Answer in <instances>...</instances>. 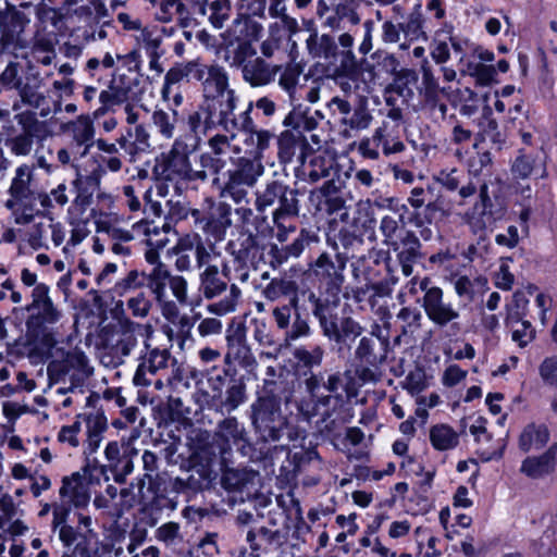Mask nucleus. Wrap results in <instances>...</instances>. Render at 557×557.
Segmentation results:
<instances>
[{"mask_svg": "<svg viewBox=\"0 0 557 557\" xmlns=\"http://www.w3.org/2000/svg\"><path fill=\"white\" fill-rule=\"evenodd\" d=\"M77 419L83 418L87 426V447L84 450L85 456L95 454L102 441V434L108 430V419L102 409L96 414L84 413L77 414Z\"/></svg>", "mask_w": 557, "mask_h": 557, "instance_id": "4468645a", "label": "nucleus"}, {"mask_svg": "<svg viewBox=\"0 0 557 557\" xmlns=\"http://www.w3.org/2000/svg\"><path fill=\"white\" fill-rule=\"evenodd\" d=\"M85 459L86 462L82 471L84 475H88L89 484H100V475L103 476L104 481H109V466L100 465L97 458H90V456H86Z\"/></svg>", "mask_w": 557, "mask_h": 557, "instance_id": "e433bc0d", "label": "nucleus"}, {"mask_svg": "<svg viewBox=\"0 0 557 557\" xmlns=\"http://www.w3.org/2000/svg\"><path fill=\"white\" fill-rule=\"evenodd\" d=\"M363 327L355 321L351 317H345L341 319V339L337 341L338 350L341 351L343 346L350 348V345L355 339L362 334Z\"/></svg>", "mask_w": 557, "mask_h": 557, "instance_id": "7c9ffc66", "label": "nucleus"}, {"mask_svg": "<svg viewBox=\"0 0 557 557\" xmlns=\"http://www.w3.org/2000/svg\"><path fill=\"white\" fill-rule=\"evenodd\" d=\"M399 264L401 265L403 273L406 276L412 274L413 263L420 262L423 259V255L420 249H414L412 246L409 248H403L397 255Z\"/></svg>", "mask_w": 557, "mask_h": 557, "instance_id": "79ce46f5", "label": "nucleus"}, {"mask_svg": "<svg viewBox=\"0 0 557 557\" xmlns=\"http://www.w3.org/2000/svg\"><path fill=\"white\" fill-rule=\"evenodd\" d=\"M534 165V157L531 154H525L524 150L520 149L519 154L512 162L510 170L515 178L525 180L532 174Z\"/></svg>", "mask_w": 557, "mask_h": 557, "instance_id": "f704fd0d", "label": "nucleus"}, {"mask_svg": "<svg viewBox=\"0 0 557 557\" xmlns=\"http://www.w3.org/2000/svg\"><path fill=\"white\" fill-rule=\"evenodd\" d=\"M221 465V484L228 492H242L251 481L250 471L246 468H228L227 462Z\"/></svg>", "mask_w": 557, "mask_h": 557, "instance_id": "412c9836", "label": "nucleus"}, {"mask_svg": "<svg viewBox=\"0 0 557 557\" xmlns=\"http://www.w3.org/2000/svg\"><path fill=\"white\" fill-rule=\"evenodd\" d=\"M201 287L207 299L214 298L227 288L226 283L219 278L216 265H208L201 274Z\"/></svg>", "mask_w": 557, "mask_h": 557, "instance_id": "393cba45", "label": "nucleus"}, {"mask_svg": "<svg viewBox=\"0 0 557 557\" xmlns=\"http://www.w3.org/2000/svg\"><path fill=\"white\" fill-rule=\"evenodd\" d=\"M540 375L547 385L557 387V358H545L540 368Z\"/></svg>", "mask_w": 557, "mask_h": 557, "instance_id": "8fccbe9b", "label": "nucleus"}, {"mask_svg": "<svg viewBox=\"0 0 557 557\" xmlns=\"http://www.w3.org/2000/svg\"><path fill=\"white\" fill-rule=\"evenodd\" d=\"M343 60L341 64L342 74L347 77H354L359 74L360 69L356 57L351 50L343 51Z\"/></svg>", "mask_w": 557, "mask_h": 557, "instance_id": "69168bd1", "label": "nucleus"}, {"mask_svg": "<svg viewBox=\"0 0 557 557\" xmlns=\"http://www.w3.org/2000/svg\"><path fill=\"white\" fill-rule=\"evenodd\" d=\"M214 449L199 447L191 453L187 459L188 471L186 485L189 494H195L212 487L213 481L216 479L218 473L213 470L215 463Z\"/></svg>", "mask_w": 557, "mask_h": 557, "instance_id": "423d86ee", "label": "nucleus"}, {"mask_svg": "<svg viewBox=\"0 0 557 557\" xmlns=\"http://www.w3.org/2000/svg\"><path fill=\"white\" fill-rule=\"evenodd\" d=\"M77 121L82 127H75L74 129V140L76 144L82 146L87 143H92L95 128L90 116L82 114L78 116Z\"/></svg>", "mask_w": 557, "mask_h": 557, "instance_id": "ea45409f", "label": "nucleus"}, {"mask_svg": "<svg viewBox=\"0 0 557 557\" xmlns=\"http://www.w3.org/2000/svg\"><path fill=\"white\" fill-rule=\"evenodd\" d=\"M232 208L226 202H219L216 207L212 208L205 221V232L216 234L224 232L232 225L231 220Z\"/></svg>", "mask_w": 557, "mask_h": 557, "instance_id": "6ab92c4d", "label": "nucleus"}, {"mask_svg": "<svg viewBox=\"0 0 557 557\" xmlns=\"http://www.w3.org/2000/svg\"><path fill=\"white\" fill-rule=\"evenodd\" d=\"M148 284V274L146 272H139L137 270H132L128 272V274L122 278L121 281L116 282L113 290L122 296L129 289L140 288L143 286H147Z\"/></svg>", "mask_w": 557, "mask_h": 557, "instance_id": "473e14b6", "label": "nucleus"}, {"mask_svg": "<svg viewBox=\"0 0 557 557\" xmlns=\"http://www.w3.org/2000/svg\"><path fill=\"white\" fill-rule=\"evenodd\" d=\"M127 305L132 310L133 315L140 318H145L151 308V301L146 299L144 293H140L136 297L131 298Z\"/></svg>", "mask_w": 557, "mask_h": 557, "instance_id": "bf43d9fd", "label": "nucleus"}, {"mask_svg": "<svg viewBox=\"0 0 557 557\" xmlns=\"http://www.w3.org/2000/svg\"><path fill=\"white\" fill-rule=\"evenodd\" d=\"M208 388L196 392V403L205 410L225 417L247 400L246 375L232 376L227 372L207 375Z\"/></svg>", "mask_w": 557, "mask_h": 557, "instance_id": "f03ea898", "label": "nucleus"}, {"mask_svg": "<svg viewBox=\"0 0 557 557\" xmlns=\"http://www.w3.org/2000/svg\"><path fill=\"white\" fill-rule=\"evenodd\" d=\"M274 134L267 129H257L256 144L251 149H246L245 153L261 161L263 159L264 151L269 148L271 138Z\"/></svg>", "mask_w": 557, "mask_h": 557, "instance_id": "a19ab883", "label": "nucleus"}, {"mask_svg": "<svg viewBox=\"0 0 557 557\" xmlns=\"http://www.w3.org/2000/svg\"><path fill=\"white\" fill-rule=\"evenodd\" d=\"M522 330H515L512 332V339L518 342L520 347H525L535 338V329L530 321H522Z\"/></svg>", "mask_w": 557, "mask_h": 557, "instance_id": "338daca9", "label": "nucleus"}, {"mask_svg": "<svg viewBox=\"0 0 557 557\" xmlns=\"http://www.w3.org/2000/svg\"><path fill=\"white\" fill-rule=\"evenodd\" d=\"M17 123L23 129V134L32 137H37L40 132V122L38 121L36 113L33 111H25L15 115Z\"/></svg>", "mask_w": 557, "mask_h": 557, "instance_id": "c03bdc74", "label": "nucleus"}, {"mask_svg": "<svg viewBox=\"0 0 557 557\" xmlns=\"http://www.w3.org/2000/svg\"><path fill=\"white\" fill-rule=\"evenodd\" d=\"M202 122L203 113L200 111V108L197 111L188 113L187 119H185V123H187L196 144L200 140L199 135L202 134Z\"/></svg>", "mask_w": 557, "mask_h": 557, "instance_id": "0e129e2a", "label": "nucleus"}, {"mask_svg": "<svg viewBox=\"0 0 557 557\" xmlns=\"http://www.w3.org/2000/svg\"><path fill=\"white\" fill-rule=\"evenodd\" d=\"M164 420L178 421L183 416V401L178 397H169L168 403L160 408Z\"/></svg>", "mask_w": 557, "mask_h": 557, "instance_id": "864d4df0", "label": "nucleus"}, {"mask_svg": "<svg viewBox=\"0 0 557 557\" xmlns=\"http://www.w3.org/2000/svg\"><path fill=\"white\" fill-rule=\"evenodd\" d=\"M306 44L309 53L313 58L323 57L324 59L329 60L336 58L338 54L337 45L334 38L329 34H323L319 39L318 32H314V34H310Z\"/></svg>", "mask_w": 557, "mask_h": 557, "instance_id": "aec40b11", "label": "nucleus"}, {"mask_svg": "<svg viewBox=\"0 0 557 557\" xmlns=\"http://www.w3.org/2000/svg\"><path fill=\"white\" fill-rule=\"evenodd\" d=\"M285 190L286 185L282 182L273 181L269 183L265 190L257 197V209L263 211L265 207L272 206Z\"/></svg>", "mask_w": 557, "mask_h": 557, "instance_id": "72a5a7b5", "label": "nucleus"}, {"mask_svg": "<svg viewBox=\"0 0 557 557\" xmlns=\"http://www.w3.org/2000/svg\"><path fill=\"white\" fill-rule=\"evenodd\" d=\"M10 195L16 200L22 201L30 196L29 181L24 178H13L9 189Z\"/></svg>", "mask_w": 557, "mask_h": 557, "instance_id": "774afa93", "label": "nucleus"}, {"mask_svg": "<svg viewBox=\"0 0 557 557\" xmlns=\"http://www.w3.org/2000/svg\"><path fill=\"white\" fill-rule=\"evenodd\" d=\"M152 121L159 127V132L166 138L173 136L174 123L170 115L163 110H156L152 114Z\"/></svg>", "mask_w": 557, "mask_h": 557, "instance_id": "6e6d98bb", "label": "nucleus"}, {"mask_svg": "<svg viewBox=\"0 0 557 557\" xmlns=\"http://www.w3.org/2000/svg\"><path fill=\"white\" fill-rule=\"evenodd\" d=\"M145 259L149 264L154 265L148 274L147 287L154 294L157 301H162L165 296V287L168 278L171 277V272L168 267L160 261L158 249H148L145 252Z\"/></svg>", "mask_w": 557, "mask_h": 557, "instance_id": "ddd939ff", "label": "nucleus"}, {"mask_svg": "<svg viewBox=\"0 0 557 557\" xmlns=\"http://www.w3.org/2000/svg\"><path fill=\"white\" fill-rule=\"evenodd\" d=\"M467 376V371L462 370L458 364H450L443 374V384L447 387H454Z\"/></svg>", "mask_w": 557, "mask_h": 557, "instance_id": "052dcab7", "label": "nucleus"}, {"mask_svg": "<svg viewBox=\"0 0 557 557\" xmlns=\"http://www.w3.org/2000/svg\"><path fill=\"white\" fill-rule=\"evenodd\" d=\"M196 145L188 149L186 144L175 140L169 153H160L156 158V164L152 169L153 180L173 181L174 175H188L193 170L188 160V153L193 152Z\"/></svg>", "mask_w": 557, "mask_h": 557, "instance_id": "0eeeda50", "label": "nucleus"}, {"mask_svg": "<svg viewBox=\"0 0 557 557\" xmlns=\"http://www.w3.org/2000/svg\"><path fill=\"white\" fill-rule=\"evenodd\" d=\"M323 334L332 342L337 343L341 339V322L338 323L337 315H331L330 319L322 318L320 321Z\"/></svg>", "mask_w": 557, "mask_h": 557, "instance_id": "13d9d810", "label": "nucleus"}, {"mask_svg": "<svg viewBox=\"0 0 557 557\" xmlns=\"http://www.w3.org/2000/svg\"><path fill=\"white\" fill-rule=\"evenodd\" d=\"M164 495L156 494L149 502L139 509L140 520L149 527H154L161 519L164 508Z\"/></svg>", "mask_w": 557, "mask_h": 557, "instance_id": "a878e982", "label": "nucleus"}, {"mask_svg": "<svg viewBox=\"0 0 557 557\" xmlns=\"http://www.w3.org/2000/svg\"><path fill=\"white\" fill-rule=\"evenodd\" d=\"M234 170H228L225 174L227 181L221 190V196H231L236 202H240L246 195L244 185L252 186L259 176L262 175L264 168L261 161L246 154L233 160Z\"/></svg>", "mask_w": 557, "mask_h": 557, "instance_id": "39448f33", "label": "nucleus"}, {"mask_svg": "<svg viewBox=\"0 0 557 557\" xmlns=\"http://www.w3.org/2000/svg\"><path fill=\"white\" fill-rule=\"evenodd\" d=\"M32 302L25 306V336L15 338L7 344L9 355L27 356L32 363H45L52 357V350L58 344L55 332L51 325L59 322L62 313L49 296V286L37 284L32 292Z\"/></svg>", "mask_w": 557, "mask_h": 557, "instance_id": "f257e3e1", "label": "nucleus"}, {"mask_svg": "<svg viewBox=\"0 0 557 557\" xmlns=\"http://www.w3.org/2000/svg\"><path fill=\"white\" fill-rule=\"evenodd\" d=\"M28 23L27 15L5 0V9L0 10V32L4 49H11L14 46L16 38L24 32Z\"/></svg>", "mask_w": 557, "mask_h": 557, "instance_id": "1a4fd4ad", "label": "nucleus"}, {"mask_svg": "<svg viewBox=\"0 0 557 557\" xmlns=\"http://www.w3.org/2000/svg\"><path fill=\"white\" fill-rule=\"evenodd\" d=\"M306 112H310L309 107L302 108L301 104L295 106L293 108V110L285 116V119L283 121V125L285 127H292L293 131L298 133L305 144H307V139H306L305 135L302 134V132L300 131V128H301L302 117Z\"/></svg>", "mask_w": 557, "mask_h": 557, "instance_id": "37998d69", "label": "nucleus"}, {"mask_svg": "<svg viewBox=\"0 0 557 557\" xmlns=\"http://www.w3.org/2000/svg\"><path fill=\"white\" fill-rule=\"evenodd\" d=\"M233 446L243 457L252 458L256 451L245 426L235 417H224L218 422L214 443L201 448L214 449V459L219 455L221 462L225 465L231 460Z\"/></svg>", "mask_w": 557, "mask_h": 557, "instance_id": "20e7f679", "label": "nucleus"}, {"mask_svg": "<svg viewBox=\"0 0 557 557\" xmlns=\"http://www.w3.org/2000/svg\"><path fill=\"white\" fill-rule=\"evenodd\" d=\"M228 350L224 357V366L222 368L213 367L210 370H207V375H214V374H221L223 375V372H227V374H231L232 376H242L243 374L238 373V370L236 369L234 364V347L227 346Z\"/></svg>", "mask_w": 557, "mask_h": 557, "instance_id": "5fc2aeb1", "label": "nucleus"}, {"mask_svg": "<svg viewBox=\"0 0 557 557\" xmlns=\"http://www.w3.org/2000/svg\"><path fill=\"white\" fill-rule=\"evenodd\" d=\"M81 432V422L76 420L71 425H63L58 434V441L61 443L67 442L71 446L77 447L79 441L77 434Z\"/></svg>", "mask_w": 557, "mask_h": 557, "instance_id": "4d7b16f0", "label": "nucleus"}, {"mask_svg": "<svg viewBox=\"0 0 557 557\" xmlns=\"http://www.w3.org/2000/svg\"><path fill=\"white\" fill-rule=\"evenodd\" d=\"M214 103L219 109V119L218 123L223 129L227 133H232L234 128L238 127V120L234 115V110L236 108L237 98L235 96L234 90H228L224 98L214 97Z\"/></svg>", "mask_w": 557, "mask_h": 557, "instance_id": "a211bd4d", "label": "nucleus"}, {"mask_svg": "<svg viewBox=\"0 0 557 557\" xmlns=\"http://www.w3.org/2000/svg\"><path fill=\"white\" fill-rule=\"evenodd\" d=\"M20 64L17 62H9L4 71L0 74V85L5 89H14L13 84L18 79Z\"/></svg>", "mask_w": 557, "mask_h": 557, "instance_id": "e2e57ef3", "label": "nucleus"}, {"mask_svg": "<svg viewBox=\"0 0 557 557\" xmlns=\"http://www.w3.org/2000/svg\"><path fill=\"white\" fill-rule=\"evenodd\" d=\"M309 333L310 327L308 324V313L306 309L302 311L296 310V313H294V322L290 329L285 332V342L288 343L289 341H295L299 337L307 336Z\"/></svg>", "mask_w": 557, "mask_h": 557, "instance_id": "c9c22d12", "label": "nucleus"}, {"mask_svg": "<svg viewBox=\"0 0 557 557\" xmlns=\"http://www.w3.org/2000/svg\"><path fill=\"white\" fill-rule=\"evenodd\" d=\"M226 342L227 346L233 347L246 344V326L243 322L237 323L235 319L232 320L226 330Z\"/></svg>", "mask_w": 557, "mask_h": 557, "instance_id": "3c124183", "label": "nucleus"}, {"mask_svg": "<svg viewBox=\"0 0 557 557\" xmlns=\"http://www.w3.org/2000/svg\"><path fill=\"white\" fill-rule=\"evenodd\" d=\"M34 137L26 134H20L10 139L11 149L16 156H26L30 152Z\"/></svg>", "mask_w": 557, "mask_h": 557, "instance_id": "680f3d73", "label": "nucleus"}, {"mask_svg": "<svg viewBox=\"0 0 557 557\" xmlns=\"http://www.w3.org/2000/svg\"><path fill=\"white\" fill-rule=\"evenodd\" d=\"M312 242H318V236L313 232L302 228L299 233V236L285 248L288 252V256L298 257L304 251L305 246Z\"/></svg>", "mask_w": 557, "mask_h": 557, "instance_id": "49530a36", "label": "nucleus"}, {"mask_svg": "<svg viewBox=\"0 0 557 557\" xmlns=\"http://www.w3.org/2000/svg\"><path fill=\"white\" fill-rule=\"evenodd\" d=\"M298 191L286 186L285 193L280 196V207L273 212V220L277 227L283 225L282 220L287 216H297L299 213Z\"/></svg>", "mask_w": 557, "mask_h": 557, "instance_id": "5701e85b", "label": "nucleus"}, {"mask_svg": "<svg viewBox=\"0 0 557 557\" xmlns=\"http://www.w3.org/2000/svg\"><path fill=\"white\" fill-rule=\"evenodd\" d=\"M347 261L348 258L342 253H336L335 261H333L325 252L315 260L314 273L324 282L329 295L336 297L341 293L344 283L343 271Z\"/></svg>", "mask_w": 557, "mask_h": 557, "instance_id": "6e6552de", "label": "nucleus"}, {"mask_svg": "<svg viewBox=\"0 0 557 557\" xmlns=\"http://www.w3.org/2000/svg\"><path fill=\"white\" fill-rule=\"evenodd\" d=\"M109 469L113 474L114 481L119 484H123L126 481V476L132 473L134 463L127 456H121L116 462L109 465Z\"/></svg>", "mask_w": 557, "mask_h": 557, "instance_id": "a18cd8bd", "label": "nucleus"}, {"mask_svg": "<svg viewBox=\"0 0 557 557\" xmlns=\"http://www.w3.org/2000/svg\"><path fill=\"white\" fill-rule=\"evenodd\" d=\"M295 362L292 364L293 373L297 380H301L312 372V368L320 366L323 358V349L315 346L312 350L304 347L296 348L293 352Z\"/></svg>", "mask_w": 557, "mask_h": 557, "instance_id": "dca6fc26", "label": "nucleus"}, {"mask_svg": "<svg viewBox=\"0 0 557 557\" xmlns=\"http://www.w3.org/2000/svg\"><path fill=\"white\" fill-rule=\"evenodd\" d=\"M418 82V73L412 69L398 70L394 77V83L386 87V91H394L398 96H403L404 89L409 84H416Z\"/></svg>", "mask_w": 557, "mask_h": 557, "instance_id": "4c0bfd02", "label": "nucleus"}, {"mask_svg": "<svg viewBox=\"0 0 557 557\" xmlns=\"http://www.w3.org/2000/svg\"><path fill=\"white\" fill-rule=\"evenodd\" d=\"M100 172L103 171L101 169L99 171H94L85 177L77 173V177L73 182V186L77 191V196L74 199L73 205L78 208L79 214H83L87 207L92 202L94 191L100 186Z\"/></svg>", "mask_w": 557, "mask_h": 557, "instance_id": "2eb2a0df", "label": "nucleus"}, {"mask_svg": "<svg viewBox=\"0 0 557 557\" xmlns=\"http://www.w3.org/2000/svg\"><path fill=\"white\" fill-rule=\"evenodd\" d=\"M294 132L293 129H285L277 137V156L281 163L292 161L298 141L302 140L299 134Z\"/></svg>", "mask_w": 557, "mask_h": 557, "instance_id": "bb28decb", "label": "nucleus"}, {"mask_svg": "<svg viewBox=\"0 0 557 557\" xmlns=\"http://www.w3.org/2000/svg\"><path fill=\"white\" fill-rule=\"evenodd\" d=\"M234 25L236 28L239 27V38L247 42L259 40L263 30L262 25L251 20L249 14H238V17L234 21Z\"/></svg>", "mask_w": 557, "mask_h": 557, "instance_id": "c85d7f7f", "label": "nucleus"}, {"mask_svg": "<svg viewBox=\"0 0 557 557\" xmlns=\"http://www.w3.org/2000/svg\"><path fill=\"white\" fill-rule=\"evenodd\" d=\"M376 220L369 207L359 208L357 215L354 216L350 224V228L354 230L355 236L359 237V242H362L364 237L371 239L374 236V228Z\"/></svg>", "mask_w": 557, "mask_h": 557, "instance_id": "b1692460", "label": "nucleus"}, {"mask_svg": "<svg viewBox=\"0 0 557 557\" xmlns=\"http://www.w3.org/2000/svg\"><path fill=\"white\" fill-rule=\"evenodd\" d=\"M549 436V430L545 424L530 423L519 436V448L523 453L530 451L532 447L541 449L548 443Z\"/></svg>", "mask_w": 557, "mask_h": 557, "instance_id": "f3484780", "label": "nucleus"}, {"mask_svg": "<svg viewBox=\"0 0 557 557\" xmlns=\"http://www.w3.org/2000/svg\"><path fill=\"white\" fill-rule=\"evenodd\" d=\"M200 111L203 113L202 134L206 135L209 131L220 125L218 120H214L218 111L214 99L207 98L203 103L200 104Z\"/></svg>", "mask_w": 557, "mask_h": 557, "instance_id": "de8ad7c7", "label": "nucleus"}, {"mask_svg": "<svg viewBox=\"0 0 557 557\" xmlns=\"http://www.w3.org/2000/svg\"><path fill=\"white\" fill-rule=\"evenodd\" d=\"M557 466V443L552 444L541 456L527 457L520 471L530 479L537 480L552 474Z\"/></svg>", "mask_w": 557, "mask_h": 557, "instance_id": "9b49d317", "label": "nucleus"}, {"mask_svg": "<svg viewBox=\"0 0 557 557\" xmlns=\"http://www.w3.org/2000/svg\"><path fill=\"white\" fill-rule=\"evenodd\" d=\"M169 361H171L172 367L177 363L176 358L172 357L168 349L153 348L141 362H146L148 373L156 374L159 370L165 369Z\"/></svg>", "mask_w": 557, "mask_h": 557, "instance_id": "c756f323", "label": "nucleus"}, {"mask_svg": "<svg viewBox=\"0 0 557 557\" xmlns=\"http://www.w3.org/2000/svg\"><path fill=\"white\" fill-rule=\"evenodd\" d=\"M474 211L481 216H487L493 221L502 220L507 211L505 197L500 189L488 191V185L483 183L479 190V201L474 205Z\"/></svg>", "mask_w": 557, "mask_h": 557, "instance_id": "f8f14e48", "label": "nucleus"}, {"mask_svg": "<svg viewBox=\"0 0 557 557\" xmlns=\"http://www.w3.org/2000/svg\"><path fill=\"white\" fill-rule=\"evenodd\" d=\"M474 79L475 86L480 87L492 86L499 83L496 67L494 65H486L484 63L480 65Z\"/></svg>", "mask_w": 557, "mask_h": 557, "instance_id": "603ef678", "label": "nucleus"}, {"mask_svg": "<svg viewBox=\"0 0 557 557\" xmlns=\"http://www.w3.org/2000/svg\"><path fill=\"white\" fill-rule=\"evenodd\" d=\"M234 350V360H236L247 372H252L257 368V360L246 344L236 345Z\"/></svg>", "mask_w": 557, "mask_h": 557, "instance_id": "09e8293b", "label": "nucleus"}, {"mask_svg": "<svg viewBox=\"0 0 557 557\" xmlns=\"http://www.w3.org/2000/svg\"><path fill=\"white\" fill-rule=\"evenodd\" d=\"M375 342L372 337L363 336L355 351V357L363 364L375 366L377 356L374 352Z\"/></svg>", "mask_w": 557, "mask_h": 557, "instance_id": "58836bf2", "label": "nucleus"}, {"mask_svg": "<svg viewBox=\"0 0 557 557\" xmlns=\"http://www.w3.org/2000/svg\"><path fill=\"white\" fill-rule=\"evenodd\" d=\"M109 89L111 91L102 90L100 92L99 101L102 104H109L112 107L120 106L128 99L132 86H116L115 81L111 79L109 83Z\"/></svg>", "mask_w": 557, "mask_h": 557, "instance_id": "2f4dec72", "label": "nucleus"}, {"mask_svg": "<svg viewBox=\"0 0 557 557\" xmlns=\"http://www.w3.org/2000/svg\"><path fill=\"white\" fill-rule=\"evenodd\" d=\"M282 399L271 393L259 396L251 405V422L259 440L278 442L288 425V420L281 410Z\"/></svg>", "mask_w": 557, "mask_h": 557, "instance_id": "7ed1b4c3", "label": "nucleus"}, {"mask_svg": "<svg viewBox=\"0 0 557 557\" xmlns=\"http://www.w3.org/2000/svg\"><path fill=\"white\" fill-rule=\"evenodd\" d=\"M422 307L428 318L438 326H445L459 318L451 305L443 302V290L440 287H431L423 296Z\"/></svg>", "mask_w": 557, "mask_h": 557, "instance_id": "9d476101", "label": "nucleus"}, {"mask_svg": "<svg viewBox=\"0 0 557 557\" xmlns=\"http://www.w3.org/2000/svg\"><path fill=\"white\" fill-rule=\"evenodd\" d=\"M430 442L440 451L454 449L459 444V434L447 424H436L430 430Z\"/></svg>", "mask_w": 557, "mask_h": 557, "instance_id": "4be33fe9", "label": "nucleus"}, {"mask_svg": "<svg viewBox=\"0 0 557 557\" xmlns=\"http://www.w3.org/2000/svg\"><path fill=\"white\" fill-rule=\"evenodd\" d=\"M424 17L422 14L421 3H417L409 15L407 23H399V28L405 33L406 36H411V39L422 37L424 40L428 39L425 32H423Z\"/></svg>", "mask_w": 557, "mask_h": 557, "instance_id": "cd10ccee", "label": "nucleus"}]
</instances>
